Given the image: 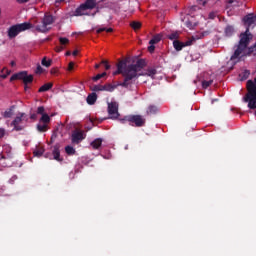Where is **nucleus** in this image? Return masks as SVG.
Masks as SVG:
<instances>
[{
  "instance_id": "f257e3e1",
  "label": "nucleus",
  "mask_w": 256,
  "mask_h": 256,
  "mask_svg": "<svg viewBox=\"0 0 256 256\" xmlns=\"http://www.w3.org/2000/svg\"><path fill=\"white\" fill-rule=\"evenodd\" d=\"M146 66L144 59L137 60L136 64L127 65V60H121L117 64V71L113 73V76L122 75L124 82L120 83L123 88H128L132 85L133 80L138 78V72H140Z\"/></svg>"
},
{
  "instance_id": "f03ea898",
  "label": "nucleus",
  "mask_w": 256,
  "mask_h": 256,
  "mask_svg": "<svg viewBox=\"0 0 256 256\" xmlns=\"http://www.w3.org/2000/svg\"><path fill=\"white\" fill-rule=\"evenodd\" d=\"M246 95L242 98L244 103H248V109L256 110V84L253 80L246 82Z\"/></svg>"
},
{
  "instance_id": "7ed1b4c3",
  "label": "nucleus",
  "mask_w": 256,
  "mask_h": 256,
  "mask_svg": "<svg viewBox=\"0 0 256 256\" xmlns=\"http://www.w3.org/2000/svg\"><path fill=\"white\" fill-rule=\"evenodd\" d=\"M250 40L249 28H246V32L240 34V41L238 42V46H236V50H234V54L230 57V61H235L240 58L243 52L247 49Z\"/></svg>"
},
{
  "instance_id": "20e7f679",
  "label": "nucleus",
  "mask_w": 256,
  "mask_h": 256,
  "mask_svg": "<svg viewBox=\"0 0 256 256\" xmlns=\"http://www.w3.org/2000/svg\"><path fill=\"white\" fill-rule=\"evenodd\" d=\"M122 124H125V123H129L130 126L132 127H136V128H141V127H144L145 124H146V119L142 116V115H134V114H131V115H127L125 116L122 120H121Z\"/></svg>"
},
{
  "instance_id": "39448f33",
  "label": "nucleus",
  "mask_w": 256,
  "mask_h": 256,
  "mask_svg": "<svg viewBox=\"0 0 256 256\" xmlns=\"http://www.w3.org/2000/svg\"><path fill=\"white\" fill-rule=\"evenodd\" d=\"M31 28H32V24L29 22L13 25L8 30V37L9 39H14L20 33L30 30Z\"/></svg>"
},
{
  "instance_id": "423d86ee",
  "label": "nucleus",
  "mask_w": 256,
  "mask_h": 256,
  "mask_svg": "<svg viewBox=\"0 0 256 256\" xmlns=\"http://www.w3.org/2000/svg\"><path fill=\"white\" fill-rule=\"evenodd\" d=\"M54 22H55V18L51 14L46 13L45 16L43 17L42 24L36 25L35 29L39 33H43V34L48 33L49 31L48 26H51Z\"/></svg>"
},
{
  "instance_id": "0eeeda50",
  "label": "nucleus",
  "mask_w": 256,
  "mask_h": 256,
  "mask_svg": "<svg viewBox=\"0 0 256 256\" xmlns=\"http://www.w3.org/2000/svg\"><path fill=\"white\" fill-rule=\"evenodd\" d=\"M16 80L23 81L24 85H30V84H32V82L34 80V77L31 74L28 75L27 71H20L11 76V79H10L11 82L16 81Z\"/></svg>"
},
{
  "instance_id": "6e6552de",
  "label": "nucleus",
  "mask_w": 256,
  "mask_h": 256,
  "mask_svg": "<svg viewBox=\"0 0 256 256\" xmlns=\"http://www.w3.org/2000/svg\"><path fill=\"white\" fill-rule=\"evenodd\" d=\"M25 116V113H19L18 116L15 117V119L12 121L11 126H13V130L16 132L23 131L24 126L22 125L23 117Z\"/></svg>"
},
{
  "instance_id": "1a4fd4ad",
  "label": "nucleus",
  "mask_w": 256,
  "mask_h": 256,
  "mask_svg": "<svg viewBox=\"0 0 256 256\" xmlns=\"http://www.w3.org/2000/svg\"><path fill=\"white\" fill-rule=\"evenodd\" d=\"M86 135L83 131L75 130L72 132V143L73 144H80L84 139Z\"/></svg>"
},
{
  "instance_id": "9d476101",
  "label": "nucleus",
  "mask_w": 256,
  "mask_h": 256,
  "mask_svg": "<svg viewBox=\"0 0 256 256\" xmlns=\"http://www.w3.org/2000/svg\"><path fill=\"white\" fill-rule=\"evenodd\" d=\"M193 42H194V40H188L186 42L174 40L173 45H174L175 50L177 52H180L183 50V48L192 46Z\"/></svg>"
},
{
  "instance_id": "9b49d317",
  "label": "nucleus",
  "mask_w": 256,
  "mask_h": 256,
  "mask_svg": "<svg viewBox=\"0 0 256 256\" xmlns=\"http://www.w3.org/2000/svg\"><path fill=\"white\" fill-rule=\"evenodd\" d=\"M108 113L111 116V118L117 119L119 117L117 102L108 103Z\"/></svg>"
},
{
  "instance_id": "f8f14e48",
  "label": "nucleus",
  "mask_w": 256,
  "mask_h": 256,
  "mask_svg": "<svg viewBox=\"0 0 256 256\" xmlns=\"http://www.w3.org/2000/svg\"><path fill=\"white\" fill-rule=\"evenodd\" d=\"M87 8L84 6V4H81L75 11L74 16L75 17H81V16H88L86 13Z\"/></svg>"
},
{
  "instance_id": "ddd939ff",
  "label": "nucleus",
  "mask_w": 256,
  "mask_h": 256,
  "mask_svg": "<svg viewBox=\"0 0 256 256\" xmlns=\"http://www.w3.org/2000/svg\"><path fill=\"white\" fill-rule=\"evenodd\" d=\"M53 158H54V160H56L58 162L63 161V158L60 157L59 145H55L54 148H53Z\"/></svg>"
},
{
  "instance_id": "4468645a",
  "label": "nucleus",
  "mask_w": 256,
  "mask_h": 256,
  "mask_svg": "<svg viewBox=\"0 0 256 256\" xmlns=\"http://www.w3.org/2000/svg\"><path fill=\"white\" fill-rule=\"evenodd\" d=\"M86 8V10H93L96 8L97 1L96 0H86V2L83 4Z\"/></svg>"
},
{
  "instance_id": "2eb2a0df",
  "label": "nucleus",
  "mask_w": 256,
  "mask_h": 256,
  "mask_svg": "<svg viewBox=\"0 0 256 256\" xmlns=\"http://www.w3.org/2000/svg\"><path fill=\"white\" fill-rule=\"evenodd\" d=\"M53 88V83L52 82H49V83H45L44 85H42L40 88H39V93H45V92H48L50 91L51 89Z\"/></svg>"
},
{
  "instance_id": "dca6fc26",
  "label": "nucleus",
  "mask_w": 256,
  "mask_h": 256,
  "mask_svg": "<svg viewBox=\"0 0 256 256\" xmlns=\"http://www.w3.org/2000/svg\"><path fill=\"white\" fill-rule=\"evenodd\" d=\"M97 101V94L95 92L91 93L87 97V104L92 106L96 103Z\"/></svg>"
},
{
  "instance_id": "f3484780",
  "label": "nucleus",
  "mask_w": 256,
  "mask_h": 256,
  "mask_svg": "<svg viewBox=\"0 0 256 256\" xmlns=\"http://www.w3.org/2000/svg\"><path fill=\"white\" fill-rule=\"evenodd\" d=\"M103 143L102 138H96L94 141L91 142V146L94 150H98Z\"/></svg>"
},
{
  "instance_id": "a211bd4d",
  "label": "nucleus",
  "mask_w": 256,
  "mask_h": 256,
  "mask_svg": "<svg viewBox=\"0 0 256 256\" xmlns=\"http://www.w3.org/2000/svg\"><path fill=\"white\" fill-rule=\"evenodd\" d=\"M161 40H162V34H156L150 40L149 44L150 45H156V44L160 43Z\"/></svg>"
},
{
  "instance_id": "6ab92c4d",
  "label": "nucleus",
  "mask_w": 256,
  "mask_h": 256,
  "mask_svg": "<svg viewBox=\"0 0 256 256\" xmlns=\"http://www.w3.org/2000/svg\"><path fill=\"white\" fill-rule=\"evenodd\" d=\"M14 106H11L5 112L2 113L3 118L10 119L13 116Z\"/></svg>"
},
{
  "instance_id": "aec40b11",
  "label": "nucleus",
  "mask_w": 256,
  "mask_h": 256,
  "mask_svg": "<svg viewBox=\"0 0 256 256\" xmlns=\"http://www.w3.org/2000/svg\"><path fill=\"white\" fill-rule=\"evenodd\" d=\"M167 37L171 41H178V39L180 38V34L178 31H175V32H172L171 34H168Z\"/></svg>"
},
{
  "instance_id": "412c9836",
  "label": "nucleus",
  "mask_w": 256,
  "mask_h": 256,
  "mask_svg": "<svg viewBox=\"0 0 256 256\" xmlns=\"http://www.w3.org/2000/svg\"><path fill=\"white\" fill-rule=\"evenodd\" d=\"M158 112V107L156 105H150L147 109V115H155Z\"/></svg>"
},
{
  "instance_id": "4be33fe9",
  "label": "nucleus",
  "mask_w": 256,
  "mask_h": 256,
  "mask_svg": "<svg viewBox=\"0 0 256 256\" xmlns=\"http://www.w3.org/2000/svg\"><path fill=\"white\" fill-rule=\"evenodd\" d=\"M244 22H246L250 26L253 25L255 23V18L253 14H248V16L244 17Z\"/></svg>"
},
{
  "instance_id": "5701e85b",
  "label": "nucleus",
  "mask_w": 256,
  "mask_h": 256,
  "mask_svg": "<svg viewBox=\"0 0 256 256\" xmlns=\"http://www.w3.org/2000/svg\"><path fill=\"white\" fill-rule=\"evenodd\" d=\"M235 32V29L233 26H226V29L224 30V33L227 37H231Z\"/></svg>"
},
{
  "instance_id": "b1692460",
  "label": "nucleus",
  "mask_w": 256,
  "mask_h": 256,
  "mask_svg": "<svg viewBox=\"0 0 256 256\" xmlns=\"http://www.w3.org/2000/svg\"><path fill=\"white\" fill-rule=\"evenodd\" d=\"M116 88H117L116 85H112V84H110V83L104 85V91H105V92H110V93H112V92H114V90H115Z\"/></svg>"
},
{
  "instance_id": "393cba45",
  "label": "nucleus",
  "mask_w": 256,
  "mask_h": 256,
  "mask_svg": "<svg viewBox=\"0 0 256 256\" xmlns=\"http://www.w3.org/2000/svg\"><path fill=\"white\" fill-rule=\"evenodd\" d=\"M131 27H132V29H133L134 31H138V30L141 29L142 23H141V22H138V21H133V22L131 23Z\"/></svg>"
},
{
  "instance_id": "a878e982",
  "label": "nucleus",
  "mask_w": 256,
  "mask_h": 256,
  "mask_svg": "<svg viewBox=\"0 0 256 256\" xmlns=\"http://www.w3.org/2000/svg\"><path fill=\"white\" fill-rule=\"evenodd\" d=\"M65 151H66L67 155H69V156L75 155V153H76L74 147L70 146V145L66 146Z\"/></svg>"
},
{
  "instance_id": "bb28decb",
  "label": "nucleus",
  "mask_w": 256,
  "mask_h": 256,
  "mask_svg": "<svg viewBox=\"0 0 256 256\" xmlns=\"http://www.w3.org/2000/svg\"><path fill=\"white\" fill-rule=\"evenodd\" d=\"M51 65H52V60L51 59L47 60L46 57H44L42 59V66H44L46 68H49V67H51Z\"/></svg>"
},
{
  "instance_id": "cd10ccee",
  "label": "nucleus",
  "mask_w": 256,
  "mask_h": 256,
  "mask_svg": "<svg viewBox=\"0 0 256 256\" xmlns=\"http://www.w3.org/2000/svg\"><path fill=\"white\" fill-rule=\"evenodd\" d=\"M103 32L112 33L113 29L112 28H106V27H102V28L97 29V34H101Z\"/></svg>"
},
{
  "instance_id": "c85d7f7f",
  "label": "nucleus",
  "mask_w": 256,
  "mask_h": 256,
  "mask_svg": "<svg viewBox=\"0 0 256 256\" xmlns=\"http://www.w3.org/2000/svg\"><path fill=\"white\" fill-rule=\"evenodd\" d=\"M250 76V71L249 70H244V72H242V74H240V78L242 79V81H245L249 78Z\"/></svg>"
},
{
  "instance_id": "c756f323",
  "label": "nucleus",
  "mask_w": 256,
  "mask_h": 256,
  "mask_svg": "<svg viewBox=\"0 0 256 256\" xmlns=\"http://www.w3.org/2000/svg\"><path fill=\"white\" fill-rule=\"evenodd\" d=\"M106 76H107V73H106V72H103L102 74H97L96 76H94V77L92 78V80H93L94 82H97V81L101 80L102 78H104V77H106Z\"/></svg>"
},
{
  "instance_id": "7c9ffc66",
  "label": "nucleus",
  "mask_w": 256,
  "mask_h": 256,
  "mask_svg": "<svg viewBox=\"0 0 256 256\" xmlns=\"http://www.w3.org/2000/svg\"><path fill=\"white\" fill-rule=\"evenodd\" d=\"M40 122L44 123V124H48L50 122V116L48 114H43Z\"/></svg>"
},
{
  "instance_id": "2f4dec72",
  "label": "nucleus",
  "mask_w": 256,
  "mask_h": 256,
  "mask_svg": "<svg viewBox=\"0 0 256 256\" xmlns=\"http://www.w3.org/2000/svg\"><path fill=\"white\" fill-rule=\"evenodd\" d=\"M37 130L40 133H44L47 131V124H38L37 125Z\"/></svg>"
},
{
  "instance_id": "473e14b6",
  "label": "nucleus",
  "mask_w": 256,
  "mask_h": 256,
  "mask_svg": "<svg viewBox=\"0 0 256 256\" xmlns=\"http://www.w3.org/2000/svg\"><path fill=\"white\" fill-rule=\"evenodd\" d=\"M213 84V80H204L202 81V88L208 89Z\"/></svg>"
},
{
  "instance_id": "72a5a7b5",
  "label": "nucleus",
  "mask_w": 256,
  "mask_h": 256,
  "mask_svg": "<svg viewBox=\"0 0 256 256\" xmlns=\"http://www.w3.org/2000/svg\"><path fill=\"white\" fill-rule=\"evenodd\" d=\"M93 92H103L104 91V85H94L92 88Z\"/></svg>"
},
{
  "instance_id": "f704fd0d",
  "label": "nucleus",
  "mask_w": 256,
  "mask_h": 256,
  "mask_svg": "<svg viewBox=\"0 0 256 256\" xmlns=\"http://www.w3.org/2000/svg\"><path fill=\"white\" fill-rule=\"evenodd\" d=\"M157 74V70L155 68H149L147 70V75L151 78H154V76Z\"/></svg>"
},
{
  "instance_id": "c9c22d12",
  "label": "nucleus",
  "mask_w": 256,
  "mask_h": 256,
  "mask_svg": "<svg viewBox=\"0 0 256 256\" xmlns=\"http://www.w3.org/2000/svg\"><path fill=\"white\" fill-rule=\"evenodd\" d=\"M59 42L62 46L69 44V39L66 37H60Z\"/></svg>"
},
{
  "instance_id": "e433bc0d",
  "label": "nucleus",
  "mask_w": 256,
  "mask_h": 256,
  "mask_svg": "<svg viewBox=\"0 0 256 256\" xmlns=\"http://www.w3.org/2000/svg\"><path fill=\"white\" fill-rule=\"evenodd\" d=\"M43 153H44V149L40 148V149L34 151V156L41 157L43 155Z\"/></svg>"
},
{
  "instance_id": "4c0bfd02",
  "label": "nucleus",
  "mask_w": 256,
  "mask_h": 256,
  "mask_svg": "<svg viewBox=\"0 0 256 256\" xmlns=\"http://www.w3.org/2000/svg\"><path fill=\"white\" fill-rule=\"evenodd\" d=\"M43 72H44V70H43L42 66L40 64H38L35 74L41 75V74H43Z\"/></svg>"
},
{
  "instance_id": "58836bf2",
  "label": "nucleus",
  "mask_w": 256,
  "mask_h": 256,
  "mask_svg": "<svg viewBox=\"0 0 256 256\" xmlns=\"http://www.w3.org/2000/svg\"><path fill=\"white\" fill-rule=\"evenodd\" d=\"M254 52H256V44L250 46V48H248V55L253 54Z\"/></svg>"
},
{
  "instance_id": "ea45409f",
  "label": "nucleus",
  "mask_w": 256,
  "mask_h": 256,
  "mask_svg": "<svg viewBox=\"0 0 256 256\" xmlns=\"http://www.w3.org/2000/svg\"><path fill=\"white\" fill-rule=\"evenodd\" d=\"M44 112H45V108L43 106H39L38 110H37V114L43 116V115H45Z\"/></svg>"
},
{
  "instance_id": "a19ab883",
  "label": "nucleus",
  "mask_w": 256,
  "mask_h": 256,
  "mask_svg": "<svg viewBox=\"0 0 256 256\" xmlns=\"http://www.w3.org/2000/svg\"><path fill=\"white\" fill-rule=\"evenodd\" d=\"M216 17H217L216 12H210V14H208V19L210 20H214Z\"/></svg>"
},
{
  "instance_id": "79ce46f5",
  "label": "nucleus",
  "mask_w": 256,
  "mask_h": 256,
  "mask_svg": "<svg viewBox=\"0 0 256 256\" xmlns=\"http://www.w3.org/2000/svg\"><path fill=\"white\" fill-rule=\"evenodd\" d=\"M101 64L105 65V69H106V71L110 70L111 65H109V64H108V61L103 60V61L101 62Z\"/></svg>"
},
{
  "instance_id": "37998d69",
  "label": "nucleus",
  "mask_w": 256,
  "mask_h": 256,
  "mask_svg": "<svg viewBox=\"0 0 256 256\" xmlns=\"http://www.w3.org/2000/svg\"><path fill=\"white\" fill-rule=\"evenodd\" d=\"M148 51L152 54L155 52V45L154 44H150V46L148 47Z\"/></svg>"
},
{
  "instance_id": "c03bdc74",
  "label": "nucleus",
  "mask_w": 256,
  "mask_h": 256,
  "mask_svg": "<svg viewBox=\"0 0 256 256\" xmlns=\"http://www.w3.org/2000/svg\"><path fill=\"white\" fill-rule=\"evenodd\" d=\"M74 69V62H70L69 65H68V71H73Z\"/></svg>"
},
{
  "instance_id": "a18cd8bd",
  "label": "nucleus",
  "mask_w": 256,
  "mask_h": 256,
  "mask_svg": "<svg viewBox=\"0 0 256 256\" xmlns=\"http://www.w3.org/2000/svg\"><path fill=\"white\" fill-rule=\"evenodd\" d=\"M5 135V129L4 128H0V138H3Z\"/></svg>"
},
{
  "instance_id": "49530a36",
  "label": "nucleus",
  "mask_w": 256,
  "mask_h": 256,
  "mask_svg": "<svg viewBox=\"0 0 256 256\" xmlns=\"http://www.w3.org/2000/svg\"><path fill=\"white\" fill-rule=\"evenodd\" d=\"M18 4H26L29 0H16Z\"/></svg>"
},
{
  "instance_id": "de8ad7c7",
  "label": "nucleus",
  "mask_w": 256,
  "mask_h": 256,
  "mask_svg": "<svg viewBox=\"0 0 256 256\" xmlns=\"http://www.w3.org/2000/svg\"><path fill=\"white\" fill-rule=\"evenodd\" d=\"M30 119L31 120H37V113L31 114Z\"/></svg>"
},
{
  "instance_id": "09e8293b",
  "label": "nucleus",
  "mask_w": 256,
  "mask_h": 256,
  "mask_svg": "<svg viewBox=\"0 0 256 256\" xmlns=\"http://www.w3.org/2000/svg\"><path fill=\"white\" fill-rule=\"evenodd\" d=\"M57 72H58V70H57L56 68L51 69V74H52V75L57 74Z\"/></svg>"
},
{
  "instance_id": "8fccbe9b",
  "label": "nucleus",
  "mask_w": 256,
  "mask_h": 256,
  "mask_svg": "<svg viewBox=\"0 0 256 256\" xmlns=\"http://www.w3.org/2000/svg\"><path fill=\"white\" fill-rule=\"evenodd\" d=\"M78 54H79V51H78V50H74V51H73V56H74V57L78 56Z\"/></svg>"
},
{
  "instance_id": "3c124183",
  "label": "nucleus",
  "mask_w": 256,
  "mask_h": 256,
  "mask_svg": "<svg viewBox=\"0 0 256 256\" xmlns=\"http://www.w3.org/2000/svg\"><path fill=\"white\" fill-rule=\"evenodd\" d=\"M10 65H11V67H15L16 66V62L15 61H11Z\"/></svg>"
},
{
  "instance_id": "603ef678",
  "label": "nucleus",
  "mask_w": 256,
  "mask_h": 256,
  "mask_svg": "<svg viewBox=\"0 0 256 256\" xmlns=\"http://www.w3.org/2000/svg\"><path fill=\"white\" fill-rule=\"evenodd\" d=\"M234 3V0H228V4H233Z\"/></svg>"
},
{
  "instance_id": "864d4df0",
  "label": "nucleus",
  "mask_w": 256,
  "mask_h": 256,
  "mask_svg": "<svg viewBox=\"0 0 256 256\" xmlns=\"http://www.w3.org/2000/svg\"><path fill=\"white\" fill-rule=\"evenodd\" d=\"M95 68L98 70L100 68V64H96Z\"/></svg>"
},
{
  "instance_id": "5fc2aeb1",
  "label": "nucleus",
  "mask_w": 256,
  "mask_h": 256,
  "mask_svg": "<svg viewBox=\"0 0 256 256\" xmlns=\"http://www.w3.org/2000/svg\"><path fill=\"white\" fill-rule=\"evenodd\" d=\"M24 90H25V91L29 90L28 85H25Z\"/></svg>"
},
{
  "instance_id": "6e6d98bb",
  "label": "nucleus",
  "mask_w": 256,
  "mask_h": 256,
  "mask_svg": "<svg viewBox=\"0 0 256 256\" xmlns=\"http://www.w3.org/2000/svg\"><path fill=\"white\" fill-rule=\"evenodd\" d=\"M70 55H71V52L68 51V52L66 53V56H70Z\"/></svg>"
},
{
  "instance_id": "4d7b16f0",
  "label": "nucleus",
  "mask_w": 256,
  "mask_h": 256,
  "mask_svg": "<svg viewBox=\"0 0 256 256\" xmlns=\"http://www.w3.org/2000/svg\"><path fill=\"white\" fill-rule=\"evenodd\" d=\"M207 4V2L206 1H204L203 3H202V6H205Z\"/></svg>"
},
{
  "instance_id": "13d9d810",
  "label": "nucleus",
  "mask_w": 256,
  "mask_h": 256,
  "mask_svg": "<svg viewBox=\"0 0 256 256\" xmlns=\"http://www.w3.org/2000/svg\"><path fill=\"white\" fill-rule=\"evenodd\" d=\"M2 78H3V79H6V78H7V75H2Z\"/></svg>"
},
{
  "instance_id": "bf43d9fd",
  "label": "nucleus",
  "mask_w": 256,
  "mask_h": 256,
  "mask_svg": "<svg viewBox=\"0 0 256 256\" xmlns=\"http://www.w3.org/2000/svg\"><path fill=\"white\" fill-rule=\"evenodd\" d=\"M253 82H254V84H256V77L254 78V81H253Z\"/></svg>"
},
{
  "instance_id": "052dcab7",
  "label": "nucleus",
  "mask_w": 256,
  "mask_h": 256,
  "mask_svg": "<svg viewBox=\"0 0 256 256\" xmlns=\"http://www.w3.org/2000/svg\"><path fill=\"white\" fill-rule=\"evenodd\" d=\"M1 159H5L4 155H1Z\"/></svg>"
},
{
  "instance_id": "680f3d73",
  "label": "nucleus",
  "mask_w": 256,
  "mask_h": 256,
  "mask_svg": "<svg viewBox=\"0 0 256 256\" xmlns=\"http://www.w3.org/2000/svg\"><path fill=\"white\" fill-rule=\"evenodd\" d=\"M60 2H64V0H59Z\"/></svg>"
},
{
  "instance_id": "e2e57ef3",
  "label": "nucleus",
  "mask_w": 256,
  "mask_h": 256,
  "mask_svg": "<svg viewBox=\"0 0 256 256\" xmlns=\"http://www.w3.org/2000/svg\"><path fill=\"white\" fill-rule=\"evenodd\" d=\"M95 15H96V13L93 14V16H95Z\"/></svg>"
},
{
  "instance_id": "0e129e2a",
  "label": "nucleus",
  "mask_w": 256,
  "mask_h": 256,
  "mask_svg": "<svg viewBox=\"0 0 256 256\" xmlns=\"http://www.w3.org/2000/svg\"><path fill=\"white\" fill-rule=\"evenodd\" d=\"M0 15H1V9H0Z\"/></svg>"
},
{
  "instance_id": "69168bd1",
  "label": "nucleus",
  "mask_w": 256,
  "mask_h": 256,
  "mask_svg": "<svg viewBox=\"0 0 256 256\" xmlns=\"http://www.w3.org/2000/svg\"><path fill=\"white\" fill-rule=\"evenodd\" d=\"M123 0H120V2H122Z\"/></svg>"
},
{
  "instance_id": "338daca9",
  "label": "nucleus",
  "mask_w": 256,
  "mask_h": 256,
  "mask_svg": "<svg viewBox=\"0 0 256 256\" xmlns=\"http://www.w3.org/2000/svg\"><path fill=\"white\" fill-rule=\"evenodd\" d=\"M255 45H256V43H255Z\"/></svg>"
}]
</instances>
